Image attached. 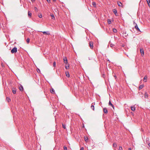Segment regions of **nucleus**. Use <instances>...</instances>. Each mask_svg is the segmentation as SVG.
Masks as SVG:
<instances>
[{
  "mask_svg": "<svg viewBox=\"0 0 150 150\" xmlns=\"http://www.w3.org/2000/svg\"><path fill=\"white\" fill-rule=\"evenodd\" d=\"M147 76H144V81L145 82H146L147 81Z\"/></svg>",
  "mask_w": 150,
  "mask_h": 150,
  "instance_id": "2eb2a0df",
  "label": "nucleus"
},
{
  "mask_svg": "<svg viewBox=\"0 0 150 150\" xmlns=\"http://www.w3.org/2000/svg\"><path fill=\"white\" fill-rule=\"evenodd\" d=\"M147 3L148 5L150 8V0H146Z\"/></svg>",
  "mask_w": 150,
  "mask_h": 150,
  "instance_id": "dca6fc26",
  "label": "nucleus"
},
{
  "mask_svg": "<svg viewBox=\"0 0 150 150\" xmlns=\"http://www.w3.org/2000/svg\"><path fill=\"white\" fill-rule=\"evenodd\" d=\"M127 56L128 57V55H127Z\"/></svg>",
  "mask_w": 150,
  "mask_h": 150,
  "instance_id": "13d9d810",
  "label": "nucleus"
},
{
  "mask_svg": "<svg viewBox=\"0 0 150 150\" xmlns=\"http://www.w3.org/2000/svg\"><path fill=\"white\" fill-rule=\"evenodd\" d=\"M114 77L115 78V79H116V78H117V76H116L115 75H114Z\"/></svg>",
  "mask_w": 150,
  "mask_h": 150,
  "instance_id": "37998d69",
  "label": "nucleus"
},
{
  "mask_svg": "<svg viewBox=\"0 0 150 150\" xmlns=\"http://www.w3.org/2000/svg\"><path fill=\"white\" fill-rule=\"evenodd\" d=\"M31 1L33 3L35 1V0H31Z\"/></svg>",
  "mask_w": 150,
  "mask_h": 150,
  "instance_id": "a18cd8bd",
  "label": "nucleus"
},
{
  "mask_svg": "<svg viewBox=\"0 0 150 150\" xmlns=\"http://www.w3.org/2000/svg\"><path fill=\"white\" fill-rule=\"evenodd\" d=\"M113 31L114 33H116L117 32V30H116V29L115 28H114L113 29Z\"/></svg>",
  "mask_w": 150,
  "mask_h": 150,
  "instance_id": "393cba45",
  "label": "nucleus"
},
{
  "mask_svg": "<svg viewBox=\"0 0 150 150\" xmlns=\"http://www.w3.org/2000/svg\"><path fill=\"white\" fill-rule=\"evenodd\" d=\"M111 106L112 107V108H113V109H114V105H113V106L112 105Z\"/></svg>",
  "mask_w": 150,
  "mask_h": 150,
  "instance_id": "09e8293b",
  "label": "nucleus"
},
{
  "mask_svg": "<svg viewBox=\"0 0 150 150\" xmlns=\"http://www.w3.org/2000/svg\"><path fill=\"white\" fill-rule=\"evenodd\" d=\"M66 75L67 77H69L70 76V75L69 72H65Z\"/></svg>",
  "mask_w": 150,
  "mask_h": 150,
  "instance_id": "4468645a",
  "label": "nucleus"
},
{
  "mask_svg": "<svg viewBox=\"0 0 150 150\" xmlns=\"http://www.w3.org/2000/svg\"><path fill=\"white\" fill-rule=\"evenodd\" d=\"M32 13L30 11L28 12V15L29 17H30L31 16Z\"/></svg>",
  "mask_w": 150,
  "mask_h": 150,
  "instance_id": "f3484780",
  "label": "nucleus"
},
{
  "mask_svg": "<svg viewBox=\"0 0 150 150\" xmlns=\"http://www.w3.org/2000/svg\"><path fill=\"white\" fill-rule=\"evenodd\" d=\"M127 36H128V34H127V35H126L125 36V37H127Z\"/></svg>",
  "mask_w": 150,
  "mask_h": 150,
  "instance_id": "5fc2aeb1",
  "label": "nucleus"
},
{
  "mask_svg": "<svg viewBox=\"0 0 150 150\" xmlns=\"http://www.w3.org/2000/svg\"><path fill=\"white\" fill-rule=\"evenodd\" d=\"M53 66L54 67H56V62L55 61L53 62Z\"/></svg>",
  "mask_w": 150,
  "mask_h": 150,
  "instance_id": "2f4dec72",
  "label": "nucleus"
},
{
  "mask_svg": "<svg viewBox=\"0 0 150 150\" xmlns=\"http://www.w3.org/2000/svg\"><path fill=\"white\" fill-rule=\"evenodd\" d=\"M62 127L63 128H64V129H66V125H64V124H62Z\"/></svg>",
  "mask_w": 150,
  "mask_h": 150,
  "instance_id": "473e14b6",
  "label": "nucleus"
},
{
  "mask_svg": "<svg viewBox=\"0 0 150 150\" xmlns=\"http://www.w3.org/2000/svg\"><path fill=\"white\" fill-rule=\"evenodd\" d=\"M144 97L145 98H147L148 97V94L146 92L145 93Z\"/></svg>",
  "mask_w": 150,
  "mask_h": 150,
  "instance_id": "aec40b11",
  "label": "nucleus"
},
{
  "mask_svg": "<svg viewBox=\"0 0 150 150\" xmlns=\"http://www.w3.org/2000/svg\"><path fill=\"white\" fill-rule=\"evenodd\" d=\"M37 71L38 73H39V72H40V69H38V68L37 69Z\"/></svg>",
  "mask_w": 150,
  "mask_h": 150,
  "instance_id": "e433bc0d",
  "label": "nucleus"
},
{
  "mask_svg": "<svg viewBox=\"0 0 150 150\" xmlns=\"http://www.w3.org/2000/svg\"><path fill=\"white\" fill-rule=\"evenodd\" d=\"M19 89L21 91H22L23 90V86L21 84L20 85V86H19Z\"/></svg>",
  "mask_w": 150,
  "mask_h": 150,
  "instance_id": "6e6552de",
  "label": "nucleus"
},
{
  "mask_svg": "<svg viewBox=\"0 0 150 150\" xmlns=\"http://www.w3.org/2000/svg\"><path fill=\"white\" fill-rule=\"evenodd\" d=\"M119 150H122V146H120L119 148Z\"/></svg>",
  "mask_w": 150,
  "mask_h": 150,
  "instance_id": "4c0bfd02",
  "label": "nucleus"
},
{
  "mask_svg": "<svg viewBox=\"0 0 150 150\" xmlns=\"http://www.w3.org/2000/svg\"><path fill=\"white\" fill-rule=\"evenodd\" d=\"M139 94H142V95H143V93H141Z\"/></svg>",
  "mask_w": 150,
  "mask_h": 150,
  "instance_id": "3c124183",
  "label": "nucleus"
},
{
  "mask_svg": "<svg viewBox=\"0 0 150 150\" xmlns=\"http://www.w3.org/2000/svg\"><path fill=\"white\" fill-rule=\"evenodd\" d=\"M34 8H35V10H36L38 9L36 7H35Z\"/></svg>",
  "mask_w": 150,
  "mask_h": 150,
  "instance_id": "c03bdc74",
  "label": "nucleus"
},
{
  "mask_svg": "<svg viewBox=\"0 0 150 150\" xmlns=\"http://www.w3.org/2000/svg\"><path fill=\"white\" fill-rule=\"evenodd\" d=\"M117 145L116 144L114 143H113V147H116L117 146Z\"/></svg>",
  "mask_w": 150,
  "mask_h": 150,
  "instance_id": "c85d7f7f",
  "label": "nucleus"
},
{
  "mask_svg": "<svg viewBox=\"0 0 150 150\" xmlns=\"http://www.w3.org/2000/svg\"><path fill=\"white\" fill-rule=\"evenodd\" d=\"M17 51V49L16 47H15L11 50V53L12 54L16 53Z\"/></svg>",
  "mask_w": 150,
  "mask_h": 150,
  "instance_id": "f257e3e1",
  "label": "nucleus"
},
{
  "mask_svg": "<svg viewBox=\"0 0 150 150\" xmlns=\"http://www.w3.org/2000/svg\"><path fill=\"white\" fill-rule=\"evenodd\" d=\"M149 138H147L146 139V142L147 144L148 145L149 147H150V143L149 142V141H148V140Z\"/></svg>",
  "mask_w": 150,
  "mask_h": 150,
  "instance_id": "ddd939ff",
  "label": "nucleus"
},
{
  "mask_svg": "<svg viewBox=\"0 0 150 150\" xmlns=\"http://www.w3.org/2000/svg\"><path fill=\"white\" fill-rule=\"evenodd\" d=\"M64 62V63L67 64L68 63V60L67 58L66 57H65L63 59Z\"/></svg>",
  "mask_w": 150,
  "mask_h": 150,
  "instance_id": "423d86ee",
  "label": "nucleus"
},
{
  "mask_svg": "<svg viewBox=\"0 0 150 150\" xmlns=\"http://www.w3.org/2000/svg\"><path fill=\"white\" fill-rule=\"evenodd\" d=\"M80 150H83V147H81L80 149Z\"/></svg>",
  "mask_w": 150,
  "mask_h": 150,
  "instance_id": "79ce46f5",
  "label": "nucleus"
},
{
  "mask_svg": "<svg viewBox=\"0 0 150 150\" xmlns=\"http://www.w3.org/2000/svg\"><path fill=\"white\" fill-rule=\"evenodd\" d=\"M140 52L141 53L142 56L144 55V52L143 49L140 48Z\"/></svg>",
  "mask_w": 150,
  "mask_h": 150,
  "instance_id": "1a4fd4ad",
  "label": "nucleus"
},
{
  "mask_svg": "<svg viewBox=\"0 0 150 150\" xmlns=\"http://www.w3.org/2000/svg\"><path fill=\"white\" fill-rule=\"evenodd\" d=\"M6 100H7L8 102H9L11 101V99L8 97L6 98Z\"/></svg>",
  "mask_w": 150,
  "mask_h": 150,
  "instance_id": "5701e85b",
  "label": "nucleus"
},
{
  "mask_svg": "<svg viewBox=\"0 0 150 150\" xmlns=\"http://www.w3.org/2000/svg\"><path fill=\"white\" fill-rule=\"evenodd\" d=\"M1 74L2 76H3L4 75V71H3V70H2L1 71Z\"/></svg>",
  "mask_w": 150,
  "mask_h": 150,
  "instance_id": "cd10ccee",
  "label": "nucleus"
},
{
  "mask_svg": "<svg viewBox=\"0 0 150 150\" xmlns=\"http://www.w3.org/2000/svg\"><path fill=\"white\" fill-rule=\"evenodd\" d=\"M53 0L54 1H56L55 0Z\"/></svg>",
  "mask_w": 150,
  "mask_h": 150,
  "instance_id": "4d7b16f0",
  "label": "nucleus"
},
{
  "mask_svg": "<svg viewBox=\"0 0 150 150\" xmlns=\"http://www.w3.org/2000/svg\"><path fill=\"white\" fill-rule=\"evenodd\" d=\"M107 61H108V62H110V60L109 59H108V60H107Z\"/></svg>",
  "mask_w": 150,
  "mask_h": 150,
  "instance_id": "de8ad7c7",
  "label": "nucleus"
},
{
  "mask_svg": "<svg viewBox=\"0 0 150 150\" xmlns=\"http://www.w3.org/2000/svg\"><path fill=\"white\" fill-rule=\"evenodd\" d=\"M50 92L51 93L53 94L55 93L54 90L53 88H52V89L50 90Z\"/></svg>",
  "mask_w": 150,
  "mask_h": 150,
  "instance_id": "6ab92c4d",
  "label": "nucleus"
},
{
  "mask_svg": "<svg viewBox=\"0 0 150 150\" xmlns=\"http://www.w3.org/2000/svg\"><path fill=\"white\" fill-rule=\"evenodd\" d=\"M64 150H67V147L66 146H64Z\"/></svg>",
  "mask_w": 150,
  "mask_h": 150,
  "instance_id": "f704fd0d",
  "label": "nucleus"
},
{
  "mask_svg": "<svg viewBox=\"0 0 150 150\" xmlns=\"http://www.w3.org/2000/svg\"><path fill=\"white\" fill-rule=\"evenodd\" d=\"M1 65H2V67H3V66H4L3 65L2 63V64H1Z\"/></svg>",
  "mask_w": 150,
  "mask_h": 150,
  "instance_id": "864d4df0",
  "label": "nucleus"
},
{
  "mask_svg": "<svg viewBox=\"0 0 150 150\" xmlns=\"http://www.w3.org/2000/svg\"><path fill=\"white\" fill-rule=\"evenodd\" d=\"M88 59H89V60H94V61H95L96 62V61L95 60V59H93L92 57H89L88 58Z\"/></svg>",
  "mask_w": 150,
  "mask_h": 150,
  "instance_id": "a878e982",
  "label": "nucleus"
},
{
  "mask_svg": "<svg viewBox=\"0 0 150 150\" xmlns=\"http://www.w3.org/2000/svg\"><path fill=\"white\" fill-rule=\"evenodd\" d=\"M117 4H118V5L119 6H121V5L122 4L121 2H118Z\"/></svg>",
  "mask_w": 150,
  "mask_h": 150,
  "instance_id": "c756f323",
  "label": "nucleus"
},
{
  "mask_svg": "<svg viewBox=\"0 0 150 150\" xmlns=\"http://www.w3.org/2000/svg\"><path fill=\"white\" fill-rule=\"evenodd\" d=\"M65 68L66 69H68L69 68V64L67 63L65 64Z\"/></svg>",
  "mask_w": 150,
  "mask_h": 150,
  "instance_id": "0eeeda50",
  "label": "nucleus"
},
{
  "mask_svg": "<svg viewBox=\"0 0 150 150\" xmlns=\"http://www.w3.org/2000/svg\"><path fill=\"white\" fill-rule=\"evenodd\" d=\"M38 16L40 18H42V16L41 13L40 14V15H38Z\"/></svg>",
  "mask_w": 150,
  "mask_h": 150,
  "instance_id": "c9c22d12",
  "label": "nucleus"
},
{
  "mask_svg": "<svg viewBox=\"0 0 150 150\" xmlns=\"http://www.w3.org/2000/svg\"><path fill=\"white\" fill-rule=\"evenodd\" d=\"M113 46H114V45L112 44H111L110 45V46L111 47H113Z\"/></svg>",
  "mask_w": 150,
  "mask_h": 150,
  "instance_id": "ea45409f",
  "label": "nucleus"
},
{
  "mask_svg": "<svg viewBox=\"0 0 150 150\" xmlns=\"http://www.w3.org/2000/svg\"><path fill=\"white\" fill-rule=\"evenodd\" d=\"M109 105L110 106L112 105L113 106V105L112 103L111 102H110V101L109 103Z\"/></svg>",
  "mask_w": 150,
  "mask_h": 150,
  "instance_id": "72a5a7b5",
  "label": "nucleus"
},
{
  "mask_svg": "<svg viewBox=\"0 0 150 150\" xmlns=\"http://www.w3.org/2000/svg\"><path fill=\"white\" fill-rule=\"evenodd\" d=\"M30 38H27L26 40V42L27 43H28L29 42H30Z\"/></svg>",
  "mask_w": 150,
  "mask_h": 150,
  "instance_id": "7c9ffc66",
  "label": "nucleus"
},
{
  "mask_svg": "<svg viewBox=\"0 0 150 150\" xmlns=\"http://www.w3.org/2000/svg\"><path fill=\"white\" fill-rule=\"evenodd\" d=\"M128 150H132L131 149V148H129V149H128Z\"/></svg>",
  "mask_w": 150,
  "mask_h": 150,
  "instance_id": "8fccbe9b",
  "label": "nucleus"
},
{
  "mask_svg": "<svg viewBox=\"0 0 150 150\" xmlns=\"http://www.w3.org/2000/svg\"><path fill=\"white\" fill-rule=\"evenodd\" d=\"M94 105H95V103H92V104L91 106V108L92 109V110H94Z\"/></svg>",
  "mask_w": 150,
  "mask_h": 150,
  "instance_id": "9b49d317",
  "label": "nucleus"
},
{
  "mask_svg": "<svg viewBox=\"0 0 150 150\" xmlns=\"http://www.w3.org/2000/svg\"><path fill=\"white\" fill-rule=\"evenodd\" d=\"M89 46L91 49H92L93 48V42L92 41H91L89 43Z\"/></svg>",
  "mask_w": 150,
  "mask_h": 150,
  "instance_id": "f03ea898",
  "label": "nucleus"
},
{
  "mask_svg": "<svg viewBox=\"0 0 150 150\" xmlns=\"http://www.w3.org/2000/svg\"><path fill=\"white\" fill-rule=\"evenodd\" d=\"M135 28L136 29L137 31H139L140 32H141L140 29L138 28V25L137 23H136V25L135 26Z\"/></svg>",
  "mask_w": 150,
  "mask_h": 150,
  "instance_id": "7ed1b4c3",
  "label": "nucleus"
},
{
  "mask_svg": "<svg viewBox=\"0 0 150 150\" xmlns=\"http://www.w3.org/2000/svg\"><path fill=\"white\" fill-rule=\"evenodd\" d=\"M116 134V132H115V133H114V134Z\"/></svg>",
  "mask_w": 150,
  "mask_h": 150,
  "instance_id": "6e6d98bb",
  "label": "nucleus"
},
{
  "mask_svg": "<svg viewBox=\"0 0 150 150\" xmlns=\"http://www.w3.org/2000/svg\"><path fill=\"white\" fill-rule=\"evenodd\" d=\"M131 109L133 111H134L135 110V108L134 106L131 107Z\"/></svg>",
  "mask_w": 150,
  "mask_h": 150,
  "instance_id": "a211bd4d",
  "label": "nucleus"
},
{
  "mask_svg": "<svg viewBox=\"0 0 150 150\" xmlns=\"http://www.w3.org/2000/svg\"><path fill=\"white\" fill-rule=\"evenodd\" d=\"M85 141H88V138L87 137H86V138H85Z\"/></svg>",
  "mask_w": 150,
  "mask_h": 150,
  "instance_id": "58836bf2",
  "label": "nucleus"
},
{
  "mask_svg": "<svg viewBox=\"0 0 150 150\" xmlns=\"http://www.w3.org/2000/svg\"><path fill=\"white\" fill-rule=\"evenodd\" d=\"M126 33H127L126 31H124L123 33V34H126Z\"/></svg>",
  "mask_w": 150,
  "mask_h": 150,
  "instance_id": "a19ab883",
  "label": "nucleus"
},
{
  "mask_svg": "<svg viewBox=\"0 0 150 150\" xmlns=\"http://www.w3.org/2000/svg\"><path fill=\"white\" fill-rule=\"evenodd\" d=\"M134 22V24H135L136 25V23L134 21L133 22Z\"/></svg>",
  "mask_w": 150,
  "mask_h": 150,
  "instance_id": "603ef678",
  "label": "nucleus"
},
{
  "mask_svg": "<svg viewBox=\"0 0 150 150\" xmlns=\"http://www.w3.org/2000/svg\"><path fill=\"white\" fill-rule=\"evenodd\" d=\"M144 86L143 85H140L139 87V90L141 89H142L143 88Z\"/></svg>",
  "mask_w": 150,
  "mask_h": 150,
  "instance_id": "412c9836",
  "label": "nucleus"
},
{
  "mask_svg": "<svg viewBox=\"0 0 150 150\" xmlns=\"http://www.w3.org/2000/svg\"><path fill=\"white\" fill-rule=\"evenodd\" d=\"M103 111L104 112L105 114H107L108 113V111L106 108H103Z\"/></svg>",
  "mask_w": 150,
  "mask_h": 150,
  "instance_id": "39448f33",
  "label": "nucleus"
},
{
  "mask_svg": "<svg viewBox=\"0 0 150 150\" xmlns=\"http://www.w3.org/2000/svg\"><path fill=\"white\" fill-rule=\"evenodd\" d=\"M112 11L115 14L116 16H117V10L116 9H114L113 10H112Z\"/></svg>",
  "mask_w": 150,
  "mask_h": 150,
  "instance_id": "9d476101",
  "label": "nucleus"
},
{
  "mask_svg": "<svg viewBox=\"0 0 150 150\" xmlns=\"http://www.w3.org/2000/svg\"><path fill=\"white\" fill-rule=\"evenodd\" d=\"M16 90H17L16 88H15L13 87L12 88V91L13 93L14 94H16Z\"/></svg>",
  "mask_w": 150,
  "mask_h": 150,
  "instance_id": "20e7f679",
  "label": "nucleus"
},
{
  "mask_svg": "<svg viewBox=\"0 0 150 150\" xmlns=\"http://www.w3.org/2000/svg\"><path fill=\"white\" fill-rule=\"evenodd\" d=\"M46 1L48 3L50 1V0H46Z\"/></svg>",
  "mask_w": 150,
  "mask_h": 150,
  "instance_id": "49530a36",
  "label": "nucleus"
},
{
  "mask_svg": "<svg viewBox=\"0 0 150 150\" xmlns=\"http://www.w3.org/2000/svg\"><path fill=\"white\" fill-rule=\"evenodd\" d=\"M92 5H93V6L94 7H96V3L95 2H93L92 3Z\"/></svg>",
  "mask_w": 150,
  "mask_h": 150,
  "instance_id": "4be33fe9",
  "label": "nucleus"
},
{
  "mask_svg": "<svg viewBox=\"0 0 150 150\" xmlns=\"http://www.w3.org/2000/svg\"><path fill=\"white\" fill-rule=\"evenodd\" d=\"M42 33L44 34H46L48 35H50V33L49 31H44L42 32Z\"/></svg>",
  "mask_w": 150,
  "mask_h": 150,
  "instance_id": "f8f14e48",
  "label": "nucleus"
},
{
  "mask_svg": "<svg viewBox=\"0 0 150 150\" xmlns=\"http://www.w3.org/2000/svg\"><path fill=\"white\" fill-rule=\"evenodd\" d=\"M51 16L52 17V19H55V17L54 16V15L53 14H51Z\"/></svg>",
  "mask_w": 150,
  "mask_h": 150,
  "instance_id": "bb28decb",
  "label": "nucleus"
},
{
  "mask_svg": "<svg viewBox=\"0 0 150 150\" xmlns=\"http://www.w3.org/2000/svg\"><path fill=\"white\" fill-rule=\"evenodd\" d=\"M108 23L109 24H111V21L110 19H108Z\"/></svg>",
  "mask_w": 150,
  "mask_h": 150,
  "instance_id": "b1692460",
  "label": "nucleus"
}]
</instances>
